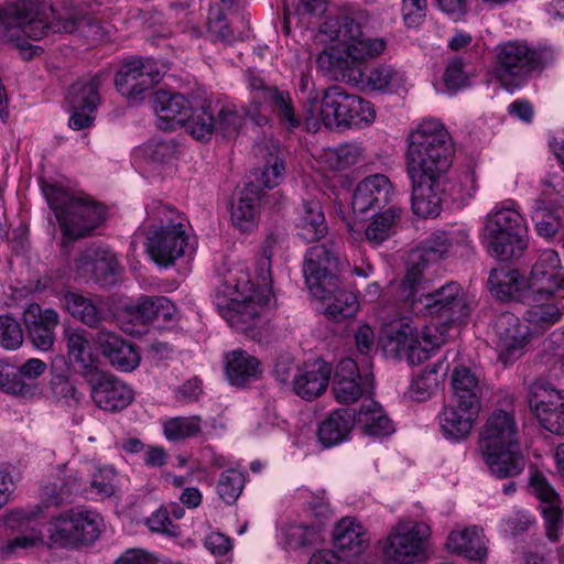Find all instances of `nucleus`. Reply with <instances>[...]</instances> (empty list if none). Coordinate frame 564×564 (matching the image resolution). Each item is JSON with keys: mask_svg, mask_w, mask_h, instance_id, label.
Returning a JSON list of instances; mask_svg holds the SVG:
<instances>
[{"mask_svg": "<svg viewBox=\"0 0 564 564\" xmlns=\"http://www.w3.org/2000/svg\"><path fill=\"white\" fill-rule=\"evenodd\" d=\"M372 387L373 376H361L352 359L346 358L338 364L333 382V393L339 403H355L364 394L370 393Z\"/></svg>", "mask_w": 564, "mask_h": 564, "instance_id": "nucleus-22", "label": "nucleus"}, {"mask_svg": "<svg viewBox=\"0 0 564 564\" xmlns=\"http://www.w3.org/2000/svg\"><path fill=\"white\" fill-rule=\"evenodd\" d=\"M0 390L21 399H32L35 391V358L15 369L0 360Z\"/></svg>", "mask_w": 564, "mask_h": 564, "instance_id": "nucleus-29", "label": "nucleus"}, {"mask_svg": "<svg viewBox=\"0 0 564 564\" xmlns=\"http://www.w3.org/2000/svg\"><path fill=\"white\" fill-rule=\"evenodd\" d=\"M393 186L383 174H375L364 178L356 186L351 207L355 214H366L376 208H382L391 202Z\"/></svg>", "mask_w": 564, "mask_h": 564, "instance_id": "nucleus-24", "label": "nucleus"}, {"mask_svg": "<svg viewBox=\"0 0 564 564\" xmlns=\"http://www.w3.org/2000/svg\"><path fill=\"white\" fill-rule=\"evenodd\" d=\"M24 339L23 329L18 321L9 315L0 316V345L4 349H18Z\"/></svg>", "mask_w": 564, "mask_h": 564, "instance_id": "nucleus-61", "label": "nucleus"}, {"mask_svg": "<svg viewBox=\"0 0 564 564\" xmlns=\"http://www.w3.org/2000/svg\"><path fill=\"white\" fill-rule=\"evenodd\" d=\"M523 231V219L516 209L497 208L486 216L482 240L492 257L509 260L525 250Z\"/></svg>", "mask_w": 564, "mask_h": 564, "instance_id": "nucleus-9", "label": "nucleus"}, {"mask_svg": "<svg viewBox=\"0 0 564 564\" xmlns=\"http://www.w3.org/2000/svg\"><path fill=\"white\" fill-rule=\"evenodd\" d=\"M117 471L112 467L100 468L90 481V491L100 499L111 497L116 491Z\"/></svg>", "mask_w": 564, "mask_h": 564, "instance_id": "nucleus-63", "label": "nucleus"}, {"mask_svg": "<svg viewBox=\"0 0 564 564\" xmlns=\"http://www.w3.org/2000/svg\"><path fill=\"white\" fill-rule=\"evenodd\" d=\"M399 212L400 209L391 207L376 215L366 228V239L375 245L384 241L392 232L395 218L399 217Z\"/></svg>", "mask_w": 564, "mask_h": 564, "instance_id": "nucleus-52", "label": "nucleus"}, {"mask_svg": "<svg viewBox=\"0 0 564 564\" xmlns=\"http://www.w3.org/2000/svg\"><path fill=\"white\" fill-rule=\"evenodd\" d=\"M333 542L343 555L355 557L368 547L369 536L359 522L347 517L336 523L333 531Z\"/></svg>", "mask_w": 564, "mask_h": 564, "instance_id": "nucleus-32", "label": "nucleus"}, {"mask_svg": "<svg viewBox=\"0 0 564 564\" xmlns=\"http://www.w3.org/2000/svg\"><path fill=\"white\" fill-rule=\"evenodd\" d=\"M91 381V398L98 408L106 411H120L133 400L132 390L112 375L99 373Z\"/></svg>", "mask_w": 564, "mask_h": 564, "instance_id": "nucleus-25", "label": "nucleus"}, {"mask_svg": "<svg viewBox=\"0 0 564 564\" xmlns=\"http://www.w3.org/2000/svg\"><path fill=\"white\" fill-rule=\"evenodd\" d=\"M441 376L435 367H426L411 382L410 397L417 401L430 398L438 388Z\"/></svg>", "mask_w": 564, "mask_h": 564, "instance_id": "nucleus-54", "label": "nucleus"}, {"mask_svg": "<svg viewBox=\"0 0 564 564\" xmlns=\"http://www.w3.org/2000/svg\"><path fill=\"white\" fill-rule=\"evenodd\" d=\"M77 33L97 43L105 37V30L99 20L90 17L76 6H64L57 10L51 4L37 6V40L51 33Z\"/></svg>", "mask_w": 564, "mask_h": 564, "instance_id": "nucleus-11", "label": "nucleus"}, {"mask_svg": "<svg viewBox=\"0 0 564 564\" xmlns=\"http://www.w3.org/2000/svg\"><path fill=\"white\" fill-rule=\"evenodd\" d=\"M245 118L239 113L235 105H223L217 111L216 132L220 133L224 138H235Z\"/></svg>", "mask_w": 564, "mask_h": 564, "instance_id": "nucleus-58", "label": "nucleus"}, {"mask_svg": "<svg viewBox=\"0 0 564 564\" xmlns=\"http://www.w3.org/2000/svg\"><path fill=\"white\" fill-rule=\"evenodd\" d=\"M11 23L20 29L29 39L33 37L35 26V2L33 0H21L8 10Z\"/></svg>", "mask_w": 564, "mask_h": 564, "instance_id": "nucleus-55", "label": "nucleus"}, {"mask_svg": "<svg viewBox=\"0 0 564 564\" xmlns=\"http://www.w3.org/2000/svg\"><path fill=\"white\" fill-rule=\"evenodd\" d=\"M160 77V72L151 63L132 58L122 63L116 75V87L122 96L138 99L158 84Z\"/></svg>", "mask_w": 564, "mask_h": 564, "instance_id": "nucleus-20", "label": "nucleus"}, {"mask_svg": "<svg viewBox=\"0 0 564 564\" xmlns=\"http://www.w3.org/2000/svg\"><path fill=\"white\" fill-rule=\"evenodd\" d=\"M249 88L252 94L251 102L245 108V115L257 126H264L269 121V115L264 111L262 104L268 99L267 93L278 87L265 85L264 80L254 75L248 78Z\"/></svg>", "mask_w": 564, "mask_h": 564, "instance_id": "nucleus-49", "label": "nucleus"}, {"mask_svg": "<svg viewBox=\"0 0 564 564\" xmlns=\"http://www.w3.org/2000/svg\"><path fill=\"white\" fill-rule=\"evenodd\" d=\"M271 112L279 124L288 131L297 129L302 123V117L296 112L293 99L289 91L276 88L267 93Z\"/></svg>", "mask_w": 564, "mask_h": 564, "instance_id": "nucleus-44", "label": "nucleus"}, {"mask_svg": "<svg viewBox=\"0 0 564 564\" xmlns=\"http://www.w3.org/2000/svg\"><path fill=\"white\" fill-rule=\"evenodd\" d=\"M479 411L480 408L460 404L458 401L445 405L438 415L443 434L453 440L466 437L471 432Z\"/></svg>", "mask_w": 564, "mask_h": 564, "instance_id": "nucleus-28", "label": "nucleus"}, {"mask_svg": "<svg viewBox=\"0 0 564 564\" xmlns=\"http://www.w3.org/2000/svg\"><path fill=\"white\" fill-rule=\"evenodd\" d=\"M243 487V474L236 468H229L220 474L217 491L225 502L234 503L241 495Z\"/></svg>", "mask_w": 564, "mask_h": 564, "instance_id": "nucleus-57", "label": "nucleus"}, {"mask_svg": "<svg viewBox=\"0 0 564 564\" xmlns=\"http://www.w3.org/2000/svg\"><path fill=\"white\" fill-rule=\"evenodd\" d=\"M101 355L120 371H132L141 360L137 347L115 332L101 328L95 337Z\"/></svg>", "mask_w": 564, "mask_h": 564, "instance_id": "nucleus-23", "label": "nucleus"}, {"mask_svg": "<svg viewBox=\"0 0 564 564\" xmlns=\"http://www.w3.org/2000/svg\"><path fill=\"white\" fill-rule=\"evenodd\" d=\"M431 535L424 522L400 520L390 531L383 546L387 564H413L425 552V542Z\"/></svg>", "mask_w": 564, "mask_h": 564, "instance_id": "nucleus-13", "label": "nucleus"}, {"mask_svg": "<svg viewBox=\"0 0 564 564\" xmlns=\"http://www.w3.org/2000/svg\"><path fill=\"white\" fill-rule=\"evenodd\" d=\"M65 336L69 360L73 361L83 373L95 376L98 358L93 352L85 332L67 330Z\"/></svg>", "mask_w": 564, "mask_h": 564, "instance_id": "nucleus-41", "label": "nucleus"}, {"mask_svg": "<svg viewBox=\"0 0 564 564\" xmlns=\"http://www.w3.org/2000/svg\"><path fill=\"white\" fill-rule=\"evenodd\" d=\"M529 405L545 430L564 435V391L536 379L529 387Z\"/></svg>", "mask_w": 564, "mask_h": 564, "instance_id": "nucleus-16", "label": "nucleus"}, {"mask_svg": "<svg viewBox=\"0 0 564 564\" xmlns=\"http://www.w3.org/2000/svg\"><path fill=\"white\" fill-rule=\"evenodd\" d=\"M547 302L532 304L524 314V319L533 334H541L557 323L564 311V294L545 295ZM542 297L533 294V301L539 302Z\"/></svg>", "mask_w": 564, "mask_h": 564, "instance_id": "nucleus-33", "label": "nucleus"}, {"mask_svg": "<svg viewBox=\"0 0 564 564\" xmlns=\"http://www.w3.org/2000/svg\"><path fill=\"white\" fill-rule=\"evenodd\" d=\"M383 333L393 350L406 358L412 365H419L430 358V354L438 348L444 339L436 326L419 328L409 317H401L387 323Z\"/></svg>", "mask_w": 564, "mask_h": 564, "instance_id": "nucleus-10", "label": "nucleus"}, {"mask_svg": "<svg viewBox=\"0 0 564 564\" xmlns=\"http://www.w3.org/2000/svg\"><path fill=\"white\" fill-rule=\"evenodd\" d=\"M163 432L170 441H184L202 432L200 416H177L164 422Z\"/></svg>", "mask_w": 564, "mask_h": 564, "instance_id": "nucleus-51", "label": "nucleus"}, {"mask_svg": "<svg viewBox=\"0 0 564 564\" xmlns=\"http://www.w3.org/2000/svg\"><path fill=\"white\" fill-rule=\"evenodd\" d=\"M153 109L158 116L159 128L175 130L184 124L191 106L181 94L159 90L153 96Z\"/></svg>", "mask_w": 564, "mask_h": 564, "instance_id": "nucleus-30", "label": "nucleus"}, {"mask_svg": "<svg viewBox=\"0 0 564 564\" xmlns=\"http://www.w3.org/2000/svg\"><path fill=\"white\" fill-rule=\"evenodd\" d=\"M58 314L47 308L37 314V349L48 350L55 341V329L58 326Z\"/></svg>", "mask_w": 564, "mask_h": 564, "instance_id": "nucleus-59", "label": "nucleus"}, {"mask_svg": "<svg viewBox=\"0 0 564 564\" xmlns=\"http://www.w3.org/2000/svg\"><path fill=\"white\" fill-rule=\"evenodd\" d=\"M65 306L69 314L88 327H97L104 319L101 307L91 299L75 292L65 295Z\"/></svg>", "mask_w": 564, "mask_h": 564, "instance_id": "nucleus-46", "label": "nucleus"}, {"mask_svg": "<svg viewBox=\"0 0 564 564\" xmlns=\"http://www.w3.org/2000/svg\"><path fill=\"white\" fill-rule=\"evenodd\" d=\"M480 451L491 473L499 478L516 477L524 469L525 459L520 445Z\"/></svg>", "mask_w": 564, "mask_h": 564, "instance_id": "nucleus-35", "label": "nucleus"}, {"mask_svg": "<svg viewBox=\"0 0 564 564\" xmlns=\"http://www.w3.org/2000/svg\"><path fill=\"white\" fill-rule=\"evenodd\" d=\"M262 192L258 184L248 183L231 206V221L241 231H251L258 224Z\"/></svg>", "mask_w": 564, "mask_h": 564, "instance_id": "nucleus-34", "label": "nucleus"}, {"mask_svg": "<svg viewBox=\"0 0 564 564\" xmlns=\"http://www.w3.org/2000/svg\"><path fill=\"white\" fill-rule=\"evenodd\" d=\"M423 283L414 299H408L400 290L405 301L420 303L431 316L444 318L451 324L465 323L470 313V305L466 293L456 282H448L431 293H421Z\"/></svg>", "mask_w": 564, "mask_h": 564, "instance_id": "nucleus-14", "label": "nucleus"}, {"mask_svg": "<svg viewBox=\"0 0 564 564\" xmlns=\"http://www.w3.org/2000/svg\"><path fill=\"white\" fill-rule=\"evenodd\" d=\"M352 429V419L348 410L333 411L318 427V440L325 447L345 441Z\"/></svg>", "mask_w": 564, "mask_h": 564, "instance_id": "nucleus-42", "label": "nucleus"}, {"mask_svg": "<svg viewBox=\"0 0 564 564\" xmlns=\"http://www.w3.org/2000/svg\"><path fill=\"white\" fill-rule=\"evenodd\" d=\"M296 227L299 235L307 242L317 241L326 235L327 226L318 200L310 199L302 204Z\"/></svg>", "mask_w": 564, "mask_h": 564, "instance_id": "nucleus-39", "label": "nucleus"}, {"mask_svg": "<svg viewBox=\"0 0 564 564\" xmlns=\"http://www.w3.org/2000/svg\"><path fill=\"white\" fill-rule=\"evenodd\" d=\"M562 207L549 206L543 199L534 202L532 220L540 237L554 238L563 226Z\"/></svg>", "mask_w": 564, "mask_h": 564, "instance_id": "nucleus-45", "label": "nucleus"}, {"mask_svg": "<svg viewBox=\"0 0 564 564\" xmlns=\"http://www.w3.org/2000/svg\"><path fill=\"white\" fill-rule=\"evenodd\" d=\"M523 286L519 271L507 265L495 268L488 278L490 293L499 300L513 299Z\"/></svg>", "mask_w": 564, "mask_h": 564, "instance_id": "nucleus-43", "label": "nucleus"}, {"mask_svg": "<svg viewBox=\"0 0 564 564\" xmlns=\"http://www.w3.org/2000/svg\"><path fill=\"white\" fill-rule=\"evenodd\" d=\"M367 84L376 90L400 93L405 88V76L391 66L379 65L369 72Z\"/></svg>", "mask_w": 564, "mask_h": 564, "instance_id": "nucleus-50", "label": "nucleus"}, {"mask_svg": "<svg viewBox=\"0 0 564 564\" xmlns=\"http://www.w3.org/2000/svg\"><path fill=\"white\" fill-rule=\"evenodd\" d=\"M451 247V237L445 231H435L416 250L411 252L405 278L400 285L401 291L408 299H414L419 286L424 283L423 269L425 265L443 259Z\"/></svg>", "mask_w": 564, "mask_h": 564, "instance_id": "nucleus-15", "label": "nucleus"}, {"mask_svg": "<svg viewBox=\"0 0 564 564\" xmlns=\"http://www.w3.org/2000/svg\"><path fill=\"white\" fill-rule=\"evenodd\" d=\"M209 109V105H202L199 108L191 106V110L187 112L186 120L182 126L197 140H207L216 132V119Z\"/></svg>", "mask_w": 564, "mask_h": 564, "instance_id": "nucleus-48", "label": "nucleus"}, {"mask_svg": "<svg viewBox=\"0 0 564 564\" xmlns=\"http://www.w3.org/2000/svg\"><path fill=\"white\" fill-rule=\"evenodd\" d=\"M265 149L268 158L265 161V167L262 172V182L265 187L272 188L279 184L285 166L278 142L270 141Z\"/></svg>", "mask_w": 564, "mask_h": 564, "instance_id": "nucleus-56", "label": "nucleus"}, {"mask_svg": "<svg viewBox=\"0 0 564 564\" xmlns=\"http://www.w3.org/2000/svg\"><path fill=\"white\" fill-rule=\"evenodd\" d=\"M99 76L82 79L73 84L67 94V101L72 108L69 127L80 130L89 127L95 119V111L99 105Z\"/></svg>", "mask_w": 564, "mask_h": 564, "instance_id": "nucleus-18", "label": "nucleus"}, {"mask_svg": "<svg viewBox=\"0 0 564 564\" xmlns=\"http://www.w3.org/2000/svg\"><path fill=\"white\" fill-rule=\"evenodd\" d=\"M104 528L100 514L86 509H72L45 523L41 540L48 547H77L95 542Z\"/></svg>", "mask_w": 564, "mask_h": 564, "instance_id": "nucleus-7", "label": "nucleus"}, {"mask_svg": "<svg viewBox=\"0 0 564 564\" xmlns=\"http://www.w3.org/2000/svg\"><path fill=\"white\" fill-rule=\"evenodd\" d=\"M412 183V210L415 215L427 218L441 212L438 180H424L422 176H409Z\"/></svg>", "mask_w": 564, "mask_h": 564, "instance_id": "nucleus-36", "label": "nucleus"}, {"mask_svg": "<svg viewBox=\"0 0 564 564\" xmlns=\"http://www.w3.org/2000/svg\"><path fill=\"white\" fill-rule=\"evenodd\" d=\"M453 153L445 127L437 120H424L409 135L406 172L409 176L440 180L451 166Z\"/></svg>", "mask_w": 564, "mask_h": 564, "instance_id": "nucleus-4", "label": "nucleus"}, {"mask_svg": "<svg viewBox=\"0 0 564 564\" xmlns=\"http://www.w3.org/2000/svg\"><path fill=\"white\" fill-rule=\"evenodd\" d=\"M530 485L536 498L544 505L542 510L545 519L546 536L550 541L557 542L562 521L560 497L541 473L535 471L532 475Z\"/></svg>", "mask_w": 564, "mask_h": 564, "instance_id": "nucleus-27", "label": "nucleus"}, {"mask_svg": "<svg viewBox=\"0 0 564 564\" xmlns=\"http://www.w3.org/2000/svg\"><path fill=\"white\" fill-rule=\"evenodd\" d=\"M361 158V149L354 144H344L326 153V159L334 170H344L356 164Z\"/></svg>", "mask_w": 564, "mask_h": 564, "instance_id": "nucleus-62", "label": "nucleus"}, {"mask_svg": "<svg viewBox=\"0 0 564 564\" xmlns=\"http://www.w3.org/2000/svg\"><path fill=\"white\" fill-rule=\"evenodd\" d=\"M487 539L484 529L477 525L460 531H452L447 536L446 547L470 560L481 561L487 556Z\"/></svg>", "mask_w": 564, "mask_h": 564, "instance_id": "nucleus-37", "label": "nucleus"}, {"mask_svg": "<svg viewBox=\"0 0 564 564\" xmlns=\"http://www.w3.org/2000/svg\"><path fill=\"white\" fill-rule=\"evenodd\" d=\"M148 216L152 225L147 238V251L159 265L174 264L184 256L188 245L185 217L176 209L161 203L153 204Z\"/></svg>", "mask_w": 564, "mask_h": 564, "instance_id": "nucleus-6", "label": "nucleus"}, {"mask_svg": "<svg viewBox=\"0 0 564 564\" xmlns=\"http://www.w3.org/2000/svg\"><path fill=\"white\" fill-rule=\"evenodd\" d=\"M494 330L497 336L499 359L503 364L520 356L532 335L528 324L521 323L519 317L510 312L501 313L496 318Z\"/></svg>", "mask_w": 564, "mask_h": 564, "instance_id": "nucleus-19", "label": "nucleus"}, {"mask_svg": "<svg viewBox=\"0 0 564 564\" xmlns=\"http://www.w3.org/2000/svg\"><path fill=\"white\" fill-rule=\"evenodd\" d=\"M299 88L303 94H306V115H305V124L306 129L312 132H316L318 130V118L317 111L321 107L319 95L315 89L314 82L308 74H302L299 83Z\"/></svg>", "mask_w": 564, "mask_h": 564, "instance_id": "nucleus-53", "label": "nucleus"}, {"mask_svg": "<svg viewBox=\"0 0 564 564\" xmlns=\"http://www.w3.org/2000/svg\"><path fill=\"white\" fill-rule=\"evenodd\" d=\"M453 401L481 408V386L475 371L466 366H457L451 376Z\"/></svg>", "mask_w": 564, "mask_h": 564, "instance_id": "nucleus-38", "label": "nucleus"}, {"mask_svg": "<svg viewBox=\"0 0 564 564\" xmlns=\"http://www.w3.org/2000/svg\"><path fill=\"white\" fill-rule=\"evenodd\" d=\"M226 375L235 386H243L248 381L258 378L261 372L260 361L246 350H232L225 356Z\"/></svg>", "mask_w": 564, "mask_h": 564, "instance_id": "nucleus-40", "label": "nucleus"}, {"mask_svg": "<svg viewBox=\"0 0 564 564\" xmlns=\"http://www.w3.org/2000/svg\"><path fill=\"white\" fill-rule=\"evenodd\" d=\"M318 128L324 124L327 129L361 128L373 122L376 112L372 105L349 94L339 86L324 90L317 116Z\"/></svg>", "mask_w": 564, "mask_h": 564, "instance_id": "nucleus-8", "label": "nucleus"}, {"mask_svg": "<svg viewBox=\"0 0 564 564\" xmlns=\"http://www.w3.org/2000/svg\"><path fill=\"white\" fill-rule=\"evenodd\" d=\"M76 270L82 275H91L97 282L108 283L120 271V265L110 250L89 247L76 260Z\"/></svg>", "mask_w": 564, "mask_h": 564, "instance_id": "nucleus-26", "label": "nucleus"}, {"mask_svg": "<svg viewBox=\"0 0 564 564\" xmlns=\"http://www.w3.org/2000/svg\"><path fill=\"white\" fill-rule=\"evenodd\" d=\"M2 521L11 531L33 532L35 513L32 510H11L2 517Z\"/></svg>", "mask_w": 564, "mask_h": 564, "instance_id": "nucleus-64", "label": "nucleus"}, {"mask_svg": "<svg viewBox=\"0 0 564 564\" xmlns=\"http://www.w3.org/2000/svg\"><path fill=\"white\" fill-rule=\"evenodd\" d=\"M520 429L513 410L496 409L481 427L479 448L520 445Z\"/></svg>", "mask_w": 564, "mask_h": 564, "instance_id": "nucleus-21", "label": "nucleus"}, {"mask_svg": "<svg viewBox=\"0 0 564 564\" xmlns=\"http://www.w3.org/2000/svg\"><path fill=\"white\" fill-rule=\"evenodd\" d=\"M545 59V53L536 52L525 43H505L497 50L496 77L505 88H517L532 70L542 66Z\"/></svg>", "mask_w": 564, "mask_h": 564, "instance_id": "nucleus-12", "label": "nucleus"}, {"mask_svg": "<svg viewBox=\"0 0 564 564\" xmlns=\"http://www.w3.org/2000/svg\"><path fill=\"white\" fill-rule=\"evenodd\" d=\"M279 245L276 236H269L262 245L252 278L243 274L238 280L226 281L221 293L228 299L227 303L217 295V306L224 318L252 338L261 336V329L267 325L272 297L271 258Z\"/></svg>", "mask_w": 564, "mask_h": 564, "instance_id": "nucleus-1", "label": "nucleus"}, {"mask_svg": "<svg viewBox=\"0 0 564 564\" xmlns=\"http://www.w3.org/2000/svg\"><path fill=\"white\" fill-rule=\"evenodd\" d=\"M284 542L288 547L299 550L308 547L316 542L317 532L304 524H288L283 528Z\"/></svg>", "mask_w": 564, "mask_h": 564, "instance_id": "nucleus-60", "label": "nucleus"}, {"mask_svg": "<svg viewBox=\"0 0 564 564\" xmlns=\"http://www.w3.org/2000/svg\"><path fill=\"white\" fill-rule=\"evenodd\" d=\"M358 421L362 424L364 433L371 436H387L392 433L393 426L381 406L370 400L364 403L358 412Z\"/></svg>", "mask_w": 564, "mask_h": 564, "instance_id": "nucleus-47", "label": "nucleus"}, {"mask_svg": "<svg viewBox=\"0 0 564 564\" xmlns=\"http://www.w3.org/2000/svg\"><path fill=\"white\" fill-rule=\"evenodd\" d=\"M528 286L536 297L564 294V267L557 252L549 249L540 253L531 269Z\"/></svg>", "mask_w": 564, "mask_h": 564, "instance_id": "nucleus-17", "label": "nucleus"}, {"mask_svg": "<svg viewBox=\"0 0 564 564\" xmlns=\"http://www.w3.org/2000/svg\"><path fill=\"white\" fill-rule=\"evenodd\" d=\"M42 192L69 239L85 237L105 219V207L86 195H70L63 188L42 182Z\"/></svg>", "mask_w": 564, "mask_h": 564, "instance_id": "nucleus-5", "label": "nucleus"}, {"mask_svg": "<svg viewBox=\"0 0 564 564\" xmlns=\"http://www.w3.org/2000/svg\"><path fill=\"white\" fill-rule=\"evenodd\" d=\"M321 30L333 44L318 55L317 63L347 82H360L365 64L382 53L386 46L381 39L367 37L349 12L327 18Z\"/></svg>", "mask_w": 564, "mask_h": 564, "instance_id": "nucleus-2", "label": "nucleus"}, {"mask_svg": "<svg viewBox=\"0 0 564 564\" xmlns=\"http://www.w3.org/2000/svg\"><path fill=\"white\" fill-rule=\"evenodd\" d=\"M330 367L321 361L305 365L294 376L293 391L304 400L318 398L328 387Z\"/></svg>", "mask_w": 564, "mask_h": 564, "instance_id": "nucleus-31", "label": "nucleus"}, {"mask_svg": "<svg viewBox=\"0 0 564 564\" xmlns=\"http://www.w3.org/2000/svg\"><path fill=\"white\" fill-rule=\"evenodd\" d=\"M340 246V240H332L310 248L303 268L311 294L327 302L325 314L335 322L350 318L359 310L357 296L339 285L338 272L345 264Z\"/></svg>", "mask_w": 564, "mask_h": 564, "instance_id": "nucleus-3", "label": "nucleus"}]
</instances>
